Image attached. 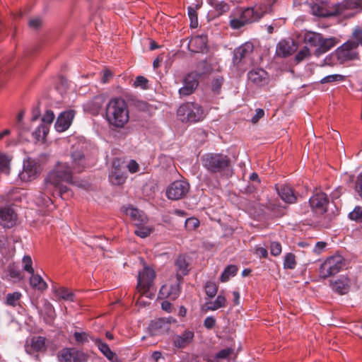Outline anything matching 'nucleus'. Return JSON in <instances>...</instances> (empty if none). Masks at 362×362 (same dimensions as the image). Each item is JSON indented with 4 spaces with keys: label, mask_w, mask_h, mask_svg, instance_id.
<instances>
[{
    "label": "nucleus",
    "mask_w": 362,
    "mask_h": 362,
    "mask_svg": "<svg viewBox=\"0 0 362 362\" xmlns=\"http://www.w3.org/2000/svg\"><path fill=\"white\" fill-rule=\"evenodd\" d=\"M206 35H197L191 38L188 43V48L192 52H202L206 49Z\"/></svg>",
    "instance_id": "b1692460"
},
{
    "label": "nucleus",
    "mask_w": 362,
    "mask_h": 362,
    "mask_svg": "<svg viewBox=\"0 0 362 362\" xmlns=\"http://www.w3.org/2000/svg\"><path fill=\"white\" fill-rule=\"evenodd\" d=\"M75 116V111L69 110L62 112L57 117L54 127L59 132H63L67 130L71 126L74 117Z\"/></svg>",
    "instance_id": "dca6fc26"
},
{
    "label": "nucleus",
    "mask_w": 362,
    "mask_h": 362,
    "mask_svg": "<svg viewBox=\"0 0 362 362\" xmlns=\"http://www.w3.org/2000/svg\"><path fill=\"white\" fill-rule=\"evenodd\" d=\"M40 174V166L34 160L28 159L23 165V171L20 173L21 180L30 182L35 179Z\"/></svg>",
    "instance_id": "f8f14e48"
},
{
    "label": "nucleus",
    "mask_w": 362,
    "mask_h": 362,
    "mask_svg": "<svg viewBox=\"0 0 362 362\" xmlns=\"http://www.w3.org/2000/svg\"><path fill=\"white\" fill-rule=\"evenodd\" d=\"M226 305V298L224 296L219 294L214 301H208L205 303L207 310H216L219 308H224Z\"/></svg>",
    "instance_id": "473e14b6"
},
{
    "label": "nucleus",
    "mask_w": 362,
    "mask_h": 362,
    "mask_svg": "<svg viewBox=\"0 0 362 362\" xmlns=\"http://www.w3.org/2000/svg\"><path fill=\"white\" fill-rule=\"evenodd\" d=\"M238 267L234 264L227 266L221 275L220 280L222 282H226L231 276L236 275Z\"/></svg>",
    "instance_id": "ea45409f"
},
{
    "label": "nucleus",
    "mask_w": 362,
    "mask_h": 362,
    "mask_svg": "<svg viewBox=\"0 0 362 362\" xmlns=\"http://www.w3.org/2000/svg\"><path fill=\"white\" fill-rule=\"evenodd\" d=\"M49 127L47 124H40L33 132V136L36 141L45 142Z\"/></svg>",
    "instance_id": "e433bc0d"
},
{
    "label": "nucleus",
    "mask_w": 362,
    "mask_h": 362,
    "mask_svg": "<svg viewBox=\"0 0 362 362\" xmlns=\"http://www.w3.org/2000/svg\"><path fill=\"white\" fill-rule=\"evenodd\" d=\"M338 40L335 37L324 38L322 36L319 46L315 50V53L317 55L324 54L336 46Z\"/></svg>",
    "instance_id": "cd10ccee"
},
{
    "label": "nucleus",
    "mask_w": 362,
    "mask_h": 362,
    "mask_svg": "<svg viewBox=\"0 0 362 362\" xmlns=\"http://www.w3.org/2000/svg\"><path fill=\"white\" fill-rule=\"evenodd\" d=\"M233 351L232 348L222 349L216 354L215 358L216 359H226L233 353Z\"/></svg>",
    "instance_id": "4d7b16f0"
},
{
    "label": "nucleus",
    "mask_w": 362,
    "mask_h": 362,
    "mask_svg": "<svg viewBox=\"0 0 362 362\" xmlns=\"http://www.w3.org/2000/svg\"><path fill=\"white\" fill-rule=\"evenodd\" d=\"M30 274V284L33 288L39 291H44L47 288V283L43 280L41 276L35 274L34 273Z\"/></svg>",
    "instance_id": "f704fd0d"
},
{
    "label": "nucleus",
    "mask_w": 362,
    "mask_h": 362,
    "mask_svg": "<svg viewBox=\"0 0 362 362\" xmlns=\"http://www.w3.org/2000/svg\"><path fill=\"white\" fill-rule=\"evenodd\" d=\"M170 328V322L163 318L152 321L149 325V332L152 336L168 333Z\"/></svg>",
    "instance_id": "412c9836"
},
{
    "label": "nucleus",
    "mask_w": 362,
    "mask_h": 362,
    "mask_svg": "<svg viewBox=\"0 0 362 362\" xmlns=\"http://www.w3.org/2000/svg\"><path fill=\"white\" fill-rule=\"evenodd\" d=\"M271 254L274 256H278L281 252V245L278 242H272L270 245Z\"/></svg>",
    "instance_id": "680f3d73"
},
{
    "label": "nucleus",
    "mask_w": 362,
    "mask_h": 362,
    "mask_svg": "<svg viewBox=\"0 0 362 362\" xmlns=\"http://www.w3.org/2000/svg\"><path fill=\"white\" fill-rule=\"evenodd\" d=\"M298 47L292 39L281 40L276 45V54L280 57H287L294 53Z\"/></svg>",
    "instance_id": "4468645a"
},
{
    "label": "nucleus",
    "mask_w": 362,
    "mask_h": 362,
    "mask_svg": "<svg viewBox=\"0 0 362 362\" xmlns=\"http://www.w3.org/2000/svg\"><path fill=\"white\" fill-rule=\"evenodd\" d=\"M22 295L20 292H13L6 295V303L8 305L15 307L18 304V302Z\"/></svg>",
    "instance_id": "c03bdc74"
},
{
    "label": "nucleus",
    "mask_w": 362,
    "mask_h": 362,
    "mask_svg": "<svg viewBox=\"0 0 362 362\" xmlns=\"http://www.w3.org/2000/svg\"><path fill=\"white\" fill-rule=\"evenodd\" d=\"M355 188L358 194L362 197V173L357 177Z\"/></svg>",
    "instance_id": "774afa93"
},
{
    "label": "nucleus",
    "mask_w": 362,
    "mask_h": 362,
    "mask_svg": "<svg viewBox=\"0 0 362 362\" xmlns=\"http://www.w3.org/2000/svg\"><path fill=\"white\" fill-rule=\"evenodd\" d=\"M248 78L257 86H264L268 83V74L262 69H255L249 71Z\"/></svg>",
    "instance_id": "5701e85b"
},
{
    "label": "nucleus",
    "mask_w": 362,
    "mask_h": 362,
    "mask_svg": "<svg viewBox=\"0 0 362 362\" xmlns=\"http://www.w3.org/2000/svg\"><path fill=\"white\" fill-rule=\"evenodd\" d=\"M310 54V52L309 48L307 47H304L296 54L295 60L298 63L308 57Z\"/></svg>",
    "instance_id": "5fc2aeb1"
},
{
    "label": "nucleus",
    "mask_w": 362,
    "mask_h": 362,
    "mask_svg": "<svg viewBox=\"0 0 362 362\" xmlns=\"http://www.w3.org/2000/svg\"><path fill=\"white\" fill-rule=\"evenodd\" d=\"M29 26L34 29H37L42 25V20L40 18H35L29 21Z\"/></svg>",
    "instance_id": "338daca9"
},
{
    "label": "nucleus",
    "mask_w": 362,
    "mask_h": 362,
    "mask_svg": "<svg viewBox=\"0 0 362 362\" xmlns=\"http://www.w3.org/2000/svg\"><path fill=\"white\" fill-rule=\"evenodd\" d=\"M358 47V43L354 40H349L338 47L335 51V56L339 63L344 64L349 61L359 59Z\"/></svg>",
    "instance_id": "6e6552de"
},
{
    "label": "nucleus",
    "mask_w": 362,
    "mask_h": 362,
    "mask_svg": "<svg viewBox=\"0 0 362 362\" xmlns=\"http://www.w3.org/2000/svg\"><path fill=\"white\" fill-rule=\"evenodd\" d=\"M194 332L189 329H185L182 334L173 337V344L178 349H185L194 340Z\"/></svg>",
    "instance_id": "6ab92c4d"
},
{
    "label": "nucleus",
    "mask_w": 362,
    "mask_h": 362,
    "mask_svg": "<svg viewBox=\"0 0 362 362\" xmlns=\"http://www.w3.org/2000/svg\"><path fill=\"white\" fill-rule=\"evenodd\" d=\"M223 83V78L218 76L214 78L211 82V90L215 94H219Z\"/></svg>",
    "instance_id": "de8ad7c7"
},
{
    "label": "nucleus",
    "mask_w": 362,
    "mask_h": 362,
    "mask_svg": "<svg viewBox=\"0 0 362 362\" xmlns=\"http://www.w3.org/2000/svg\"><path fill=\"white\" fill-rule=\"evenodd\" d=\"M296 265V257L292 253H288L284 258V267L286 269H293Z\"/></svg>",
    "instance_id": "49530a36"
},
{
    "label": "nucleus",
    "mask_w": 362,
    "mask_h": 362,
    "mask_svg": "<svg viewBox=\"0 0 362 362\" xmlns=\"http://www.w3.org/2000/svg\"><path fill=\"white\" fill-rule=\"evenodd\" d=\"M267 208L276 216H281L284 214L285 207L281 206L276 201L269 202Z\"/></svg>",
    "instance_id": "a19ab883"
},
{
    "label": "nucleus",
    "mask_w": 362,
    "mask_h": 362,
    "mask_svg": "<svg viewBox=\"0 0 362 362\" xmlns=\"http://www.w3.org/2000/svg\"><path fill=\"white\" fill-rule=\"evenodd\" d=\"M110 182L115 185H121L125 182L127 179V175L122 170L115 165L112 166V169L109 175Z\"/></svg>",
    "instance_id": "c756f323"
},
{
    "label": "nucleus",
    "mask_w": 362,
    "mask_h": 362,
    "mask_svg": "<svg viewBox=\"0 0 362 362\" xmlns=\"http://www.w3.org/2000/svg\"><path fill=\"white\" fill-rule=\"evenodd\" d=\"M205 291L209 298H211L216 295L218 291V286L214 282L208 281L205 285Z\"/></svg>",
    "instance_id": "a18cd8bd"
},
{
    "label": "nucleus",
    "mask_w": 362,
    "mask_h": 362,
    "mask_svg": "<svg viewBox=\"0 0 362 362\" xmlns=\"http://www.w3.org/2000/svg\"><path fill=\"white\" fill-rule=\"evenodd\" d=\"M189 264L185 256H179L175 262L176 279L182 281V277L188 273Z\"/></svg>",
    "instance_id": "c85d7f7f"
},
{
    "label": "nucleus",
    "mask_w": 362,
    "mask_h": 362,
    "mask_svg": "<svg viewBox=\"0 0 362 362\" xmlns=\"http://www.w3.org/2000/svg\"><path fill=\"white\" fill-rule=\"evenodd\" d=\"M155 278V271L148 267H145L143 270L139 273L136 289L140 293V296H146L149 298H151L154 296L151 291V288L153 285Z\"/></svg>",
    "instance_id": "423d86ee"
},
{
    "label": "nucleus",
    "mask_w": 362,
    "mask_h": 362,
    "mask_svg": "<svg viewBox=\"0 0 362 362\" xmlns=\"http://www.w3.org/2000/svg\"><path fill=\"white\" fill-rule=\"evenodd\" d=\"M355 8L362 9V0H344L334 6V11L332 14L348 16L346 13L347 10Z\"/></svg>",
    "instance_id": "f3484780"
},
{
    "label": "nucleus",
    "mask_w": 362,
    "mask_h": 362,
    "mask_svg": "<svg viewBox=\"0 0 362 362\" xmlns=\"http://www.w3.org/2000/svg\"><path fill=\"white\" fill-rule=\"evenodd\" d=\"M9 163V159L8 157L4 154H0V170L1 171H6V173L8 172V166Z\"/></svg>",
    "instance_id": "052dcab7"
},
{
    "label": "nucleus",
    "mask_w": 362,
    "mask_h": 362,
    "mask_svg": "<svg viewBox=\"0 0 362 362\" xmlns=\"http://www.w3.org/2000/svg\"><path fill=\"white\" fill-rule=\"evenodd\" d=\"M63 182L75 185L71 168L66 163L59 162L45 180L43 194L46 195L47 198L44 199L43 204L48 206V202H52L49 196L54 194V189L64 199L72 197L73 192L66 186L63 185Z\"/></svg>",
    "instance_id": "f257e3e1"
},
{
    "label": "nucleus",
    "mask_w": 362,
    "mask_h": 362,
    "mask_svg": "<svg viewBox=\"0 0 362 362\" xmlns=\"http://www.w3.org/2000/svg\"><path fill=\"white\" fill-rule=\"evenodd\" d=\"M328 202L327 194L323 192L315 193L309 200L310 206L320 213L326 212Z\"/></svg>",
    "instance_id": "a211bd4d"
},
{
    "label": "nucleus",
    "mask_w": 362,
    "mask_h": 362,
    "mask_svg": "<svg viewBox=\"0 0 362 362\" xmlns=\"http://www.w3.org/2000/svg\"><path fill=\"white\" fill-rule=\"evenodd\" d=\"M203 167L211 174L221 177H229L232 175L230 158L223 153H209L202 157Z\"/></svg>",
    "instance_id": "7ed1b4c3"
},
{
    "label": "nucleus",
    "mask_w": 362,
    "mask_h": 362,
    "mask_svg": "<svg viewBox=\"0 0 362 362\" xmlns=\"http://www.w3.org/2000/svg\"><path fill=\"white\" fill-rule=\"evenodd\" d=\"M276 0H264L254 7L245 8L240 12V17L230 16L229 25L233 29H240L247 24L258 21L266 13L273 12V6Z\"/></svg>",
    "instance_id": "f03ea898"
},
{
    "label": "nucleus",
    "mask_w": 362,
    "mask_h": 362,
    "mask_svg": "<svg viewBox=\"0 0 362 362\" xmlns=\"http://www.w3.org/2000/svg\"><path fill=\"white\" fill-rule=\"evenodd\" d=\"M177 116L183 122L194 123L203 120L206 113L198 103H186L178 108Z\"/></svg>",
    "instance_id": "39448f33"
},
{
    "label": "nucleus",
    "mask_w": 362,
    "mask_h": 362,
    "mask_svg": "<svg viewBox=\"0 0 362 362\" xmlns=\"http://www.w3.org/2000/svg\"><path fill=\"white\" fill-rule=\"evenodd\" d=\"M53 291L54 292L56 296L59 299H63L66 301L73 302L75 300V295L73 292L69 290L65 287H54L53 288Z\"/></svg>",
    "instance_id": "2f4dec72"
},
{
    "label": "nucleus",
    "mask_w": 362,
    "mask_h": 362,
    "mask_svg": "<svg viewBox=\"0 0 362 362\" xmlns=\"http://www.w3.org/2000/svg\"><path fill=\"white\" fill-rule=\"evenodd\" d=\"M127 168L131 173H135L138 172L139 170V164L134 160L129 161V163L127 165Z\"/></svg>",
    "instance_id": "69168bd1"
},
{
    "label": "nucleus",
    "mask_w": 362,
    "mask_h": 362,
    "mask_svg": "<svg viewBox=\"0 0 362 362\" xmlns=\"http://www.w3.org/2000/svg\"><path fill=\"white\" fill-rule=\"evenodd\" d=\"M147 84L148 80L142 76H137L134 82V86L135 87H141L143 89H146L147 88Z\"/></svg>",
    "instance_id": "bf43d9fd"
},
{
    "label": "nucleus",
    "mask_w": 362,
    "mask_h": 362,
    "mask_svg": "<svg viewBox=\"0 0 362 362\" xmlns=\"http://www.w3.org/2000/svg\"><path fill=\"white\" fill-rule=\"evenodd\" d=\"M332 288L333 291L340 295L345 294L349 291L348 283L344 280H338L332 283Z\"/></svg>",
    "instance_id": "58836bf2"
},
{
    "label": "nucleus",
    "mask_w": 362,
    "mask_h": 362,
    "mask_svg": "<svg viewBox=\"0 0 362 362\" xmlns=\"http://www.w3.org/2000/svg\"><path fill=\"white\" fill-rule=\"evenodd\" d=\"M276 189L281 199L288 204H293L297 200V197L293 188L288 185H276Z\"/></svg>",
    "instance_id": "aec40b11"
},
{
    "label": "nucleus",
    "mask_w": 362,
    "mask_h": 362,
    "mask_svg": "<svg viewBox=\"0 0 362 362\" xmlns=\"http://www.w3.org/2000/svg\"><path fill=\"white\" fill-rule=\"evenodd\" d=\"M76 343L78 345H83L89 341L90 338L89 334L85 332H75L73 334Z\"/></svg>",
    "instance_id": "37998d69"
},
{
    "label": "nucleus",
    "mask_w": 362,
    "mask_h": 362,
    "mask_svg": "<svg viewBox=\"0 0 362 362\" xmlns=\"http://www.w3.org/2000/svg\"><path fill=\"white\" fill-rule=\"evenodd\" d=\"M23 269L28 272L29 274L34 273L33 268V261L29 255H25L23 258Z\"/></svg>",
    "instance_id": "864d4df0"
},
{
    "label": "nucleus",
    "mask_w": 362,
    "mask_h": 362,
    "mask_svg": "<svg viewBox=\"0 0 362 362\" xmlns=\"http://www.w3.org/2000/svg\"><path fill=\"white\" fill-rule=\"evenodd\" d=\"M206 1L211 7L214 8L218 16L228 12L230 8V4L225 1L206 0Z\"/></svg>",
    "instance_id": "7c9ffc66"
},
{
    "label": "nucleus",
    "mask_w": 362,
    "mask_h": 362,
    "mask_svg": "<svg viewBox=\"0 0 362 362\" xmlns=\"http://www.w3.org/2000/svg\"><path fill=\"white\" fill-rule=\"evenodd\" d=\"M54 112L48 110L45 112V115H43L42 118V121L43 122L42 124H47L48 127L49 125L54 121Z\"/></svg>",
    "instance_id": "13d9d810"
},
{
    "label": "nucleus",
    "mask_w": 362,
    "mask_h": 362,
    "mask_svg": "<svg viewBox=\"0 0 362 362\" xmlns=\"http://www.w3.org/2000/svg\"><path fill=\"white\" fill-rule=\"evenodd\" d=\"M188 16L190 19V26L192 28H196L198 26V17L196 10L192 7H189Z\"/></svg>",
    "instance_id": "09e8293b"
},
{
    "label": "nucleus",
    "mask_w": 362,
    "mask_h": 362,
    "mask_svg": "<svg viewBox=\"0 0 362 362\" xmlns=\"http://www.w3.org/2000/svg\"><path fill=\"white\" fill-rule=\"evenodd\" d=\"M23 112H20L17 117V124L16 126L18 129H19V136L21 137H23V133L24 129L23 128Z\"/></svg>",
    "instance_id": "e2e57ef3"
},
{
    "label": "nucleus",
    "mask_w": 362,
    "mask_h": 362,
    "mask_svg": "<svg viewBox=\"0 0 362 362\" xmlns=\"http://www.w3.org/2000/svg\"><path fill=\"white\" fill-rule=\"evenodd\" d=\"M344 80V76L340 74H332L324 77L321 79V83H332L334 81H342Z\"/></svg>",
    "instance_id": "3c124183"
},
{
    "label": "nucleus",
    "mask_w": 362,
    "mask_h": 362,
    "mask_svg": "<svg viewBox=\"0 0 362 362\" xmlns=\"http://www.w3.org/2000/svg\"><path fill=\"white\" fill-rule=\"evenodd\" d=\"M103 354L111 362H119L115 353L111 351L109 346L100 339H92Z\"/></svg>",
    "instance_id": "a878e982"
},
{
    "label": "nucleus",
    "mask_w": 362,
    "mask_h": 362,
    "mask_svg": "<svg viewBox=\"0 0 362 362\" xmlns=\"http://www.w3.org/2000/svg\"><path fill=\"white\" fill-rule=\"evenodd\" d=\"M189 184L185 180H175L166 189V197L171 200H179L186 197L189 191Z\"/></svg>",
    "instance_id": "1a4fd4ad"
},
{
    "label": "nucleus",
    "mask_w": 362,
    "mask_h": 362,
    "mask_svg": "<svg viewBox=\"0 0 362 362\" xmlns=\"http://www.w3.org/2000/svg\"><path fill=\"white\" fill-rule=\"evenodd\" d=\"M312 13L313 15L319 17H327V16H334V14H332L334 11V7L331 11L325 10L322 6L317 4H315L311 7Z\"/></svg>",
    "instance_id": "4c0bfd02"
},
{
    "label": "nucleus",
    "mask_w": 362,
    "mask_h": 362,
    "mask_svg": "<svg viewBox=\"0 0 362 362\" xmlns=\"http://www.w3.org/2000/svg\"><path fill=\"white\" fill-rule=\"evenodd\" d=\"M127 215L129 216L136 226H142L147 223L148 218L144 213L139 209L129 206L125 210Z\"/></svg>",
    "instance_id": "393cba45"
},
{
    "label": "nucleus",
    "mask_w": 362,
    "mask_h": 362,
    "mask_svg": "<svg viewBox=\"0 0 362 362\" xmlns=\"http://www.w3.org/2000/svg\"><path fill=\"white\" fill-rule=\"evenodd\" d=\"M345 266L344 257L339 255H333L327 258L320 268V276L323 279L328 278L339 273Z\"/></svg>",
    "instance_id": "0eeeda50"
},
{
    "label": "nucleus",
    "mask_w": 362,
    "mask_h": 362,
    "mask_svg": "<svg viewBox=\"0 0 362 362\" xmlns=\"http://www.w3.org/2000/svg\"><path fill=\"white\" fill-rule=\"evenodd\" d=\"M46 339L43 337H33L30 341L26 346V351L29 353L31 351H42L45 350Z\"/></svg>",
    "instance_id": "bb28decb"
},
{
    "label": "nucleus",
    "mask_w": 362,
    "mask_h": 362,
    "mask_svg": "<svg viewBox=\"0 0 362 362\" xmlns=\"http://www.w3.org/2000/svg\"><path fill=\"white\" fill-rule=\"evenodd\" d=\"M254 46L252 43L247 42L238 47L234 51L233 62L238 64L245 59L250 57L253 52Z\"/></svg>",
    "instance_id": "4be33fe9"
},
{
    "label": "nucleus",
    "mask_w": 362,
    "mask_h": 362,
    "mask_svg": "<svg viewBox=\"0 0 362 362\" xmlns=\"http://www.w3.org/2000/svg\"><path fill=\"white\" fill-rule=\"evenodd\" d=\"M180 281L176 279L175 282H169L162 286L158 293V298L160 299L168 298L171 300H176L180 294Z\"/></svg>",
    "instance_id": "9b49d317"
},
{
    "label": "nucleus",
    "mask_w": 362,
    "mask_h": 362,
    "mask_svg": "<svg viewBox=\"0 0 362 362\" xmlns=\"http://www.w3.org/2000/svg\"><path fill=\"white\" fill-rule=\"evenodd\" d=\"M105 115L110 124L118 128L123 127L129 119L125 100L120 98L110 100L106 106Z\"/></svg>",
    "instance_id": "20e7f679"
},
{
    "label": "nucleus",
    "mask_w": 362,
    "mask_h": 362,
    "mask_svg": "<svg viewBox=\"0 0 362 362\" xmlns=\"http://www.w3.org/2000/svg\"><path fill=\"white\" fill-rule=\"evenodd\" d=\"M59 362H87L89 355L76 348H64L59 351Z\"/></svg>",
    "instance_id": "9d476101"
},
{
    "label": "nucleus",
    "mask_w": 362,
    "mask_h": 362,
    "mask_svg": "<svg viewBox=\"0 0 362 362\" xmlns=\"http://www.w3.org/2000/svg\"><path fill=\"white\" fill-rule=\"evenodd\" d=\"M349 217L353 221L362 222V207L356 206L353 211L349 213Z\"/></svg>",
    "instance_id": "8fccbe9b"
},
{
    "label": "nucleus",
    "mask_w": 362,
    "mask_h": 362,
    "mask_svg": "<svg viewBox=\"0 0 362 362\" xmlns=\"http://www.w3.org/2000/svg\"><path fill=\"white\" fill-rule=\"evenodd\" d=\"M353 37L356 40V42L362 45V30L360 28H355L353 33Z\"/></svg>",
    "instance_id": "0e129e2a"
},
{
    "label": "nucleus",
    "mask_w": 362,
    "mask_h": 362,
    "mask_svg": "<svg viewBox=\"0 0 362 362\" xmlns=\"http://www.w3.org/2000/svg\"><path fill=\"white\" fill-rule=\"evenodd\" d=\"M322 36L320 33L309 31L305 33L303 40L306 44L318 47Z\"/></svg>",
    "instance_id": "c9c22d12"
},
{
    "label": "nucleus",
    "mask_w": 362,
    "mask_h": 362,
    "mask_svg": "<svg viewBox=\"0 0 362 362\" xmlns=\"http://www.w3.org/2000/svg\"><path fill=\"white\" fill-rule=\"evenodd\" d=\"M199 221L197 218L191 217L185 221V228L188 230H194L199 226Z\"/></svg>",
    "instance_id": "603ef678"
},
{
    "label": "nucleus",
    "mask_w": 362,
    "mask_h": 362,
    "mask_svg": "<svg viewBox=\"0 0 362 362\" xmlns=\"http://www.w3.org/2000/svg\"><path fill=\"white\" fill-rule=\"evenodd\" d=\"M72 163L74 169L77 172H81L85 164V158L81 151H74L71 153Z\"/></svg>",
    "instance_id": "72a5a7b5"
},
{
    "label": "nucleus",
    "mask_w": 362,
    "mask_h": 362,
    "mask_svg": "<svg viewBox=\"0 0 362 362\" xmlns=\"http://www.w3.org/2000/svg\"><path fill=\"white\" fill-rule=\"evenodd\" d=\"M17 221V214L11 206L0 208V225L4 228H11Z\"/></svg>",
    "instance_id": "2eb2a0df"
},
{
    "label": "nucleus",
    "mask_w": 362,
    "mask_h": 362,
    "mask_svg": "<svg viewBox=\"0 0 362 362\" xmlns=\"http://www.w3.org/2000/svg\"><path fill=\"white\" fill-rule=\"evenodd\" d=\"M151 233V230L148 227H144L141 226H137V229L134 230V233L141 237V238H146Z\"/></svg>",
    "instance_id": "6e6d98bb"
},
{
    "label": "nucleus",
    "mask_w": 362,
    "mask_h": 362,
    "mask_svg": "<svg viewBox=\"0 0 362 362\" xmlns=\"http://www.w3.org/2000/svg\"><path fill=\"white\" fill-rule=\"evenodd\" d=\"M212 71L211 65L206 61H202L197 65V71H194L197 74H199V78L206 74H209Z\"/></svg>",
    "instance_id": "79ce46f5"
},
{
    "label": "nucleus",
    "mask_w": 362,
    "mask_h": 362,
    "mask_svg": "<svg viewBox=\"0 0 362 362\" xmlns=\"http://www.w3.org/2000/svg\"><path fill=\"white\" fill-rule=\"evenodd\" d=\"M199 85V74L191 72L184 79V86L180 88L179 94L181 97L192 94Z\"/></svg>",
    "instance_id": "ddd939ff"
}]
</instances>
